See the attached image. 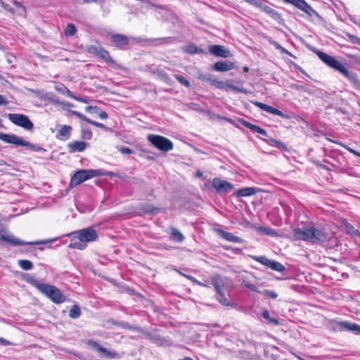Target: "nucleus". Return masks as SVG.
<instances>
[{"label":"nucleus","mask_w":360,"mask_h":360,"mask_svg":"<svg viewBox=\"0 0 360 360\" xmlns=\"http://www.w3.org/2000/svg\"><path fill=\"white\" fill-rule=\"evenodd\" d=\"M318 57L329 68L339 72L354 85L356 89H360V80L354 72H349L339 60L334 56H330L323 51L316 52Z\"/></svg>","instance_id":"1"},{"label":"nucleus","mask_w":360,"mask_h":360,"mask_svg":"<svg viewBox=\"0 0 360 360\" xmlns=\"http://www.w3.org/2000/svg\"><path fill=\"white\" fill-rule=\"evenodd\" d=\"M27 281L48 297L53 302L60 304L65 302V296L62 293L60 289L54 285L41 283L32 276L27 278Z\"/></svg>","instance_id":"2"},{"label":"nucleus","mask_w":360,"mask_h":360,"mask_svg":"<svg viewBox=\"0 0 360 360\" xmlns=\"http://www.w3.org/2000/svg\"><path fill=\"white\" fill-rule=\"evenodd\" d=\"M295 240L321 243L327 240L328 235L324 231L314 227L297 228L293 230Z\"/></svg>","instance_id":"3"},{"label":"nucleus","mask_w":360,"mask_h":360,"mask_svg":"<svg viewBox=\"0 0 360 360\" xmlns=\"http://www.w3.org/2000/svg\"><path fill=\"white\" fill-rule=\"evenodd\" d=\"M86 51L90 54L96 56L104 60L107 64L112 68L121 70L122 66L117 63L110 56L108 51L100 46L89 45L86 46Z\"/></svg>","instance_id":"4"},{"label":"nucleus","mask_w":360,"mask_h":360,"mask_svg":"<svg viewBox=\"0 0 360 360\" xmlns=\"http://www.w3.org/2000/svg\"><path fill=\"white\" fill-rule=\"evenodd\" d=\"M210 280L217 292L216 298L218 302L224 306L233 307L234 304L231 303L229 300L225 297V283L221 276L219 274H215L210 278Z\"/></svg>","instance_id":"5"},{"label":"nucleus","mask_w":360,"mask_h":360,"mask_svg":"<svg viewBox=\"0 0 360 360\" xmlns=\"http://www.w3.org/2000/svg\"><path fill=\"white\" fill-rule=\"evenodd\" d=\"M0 240L6 243V244L11 246H22V245H40V244H46L50 240H37L33 242H26L22 240L12 234H8L7 230L5 227L0 230Z\"/></svg>","instance_id":"6"},{"label":"nucleus","mask_w":360,"mask_h":360,"mask_svg":"<svg viewBox=\"0 0 360 360\" xmlns=\"http://www.w3.org/2000/svg\"><path fill=\"white\" fill-rule=\"evenodd\" d=\"M200 80L203 82H207L210 84V85L219 89H222L224 88H228L236 92H240L243 94H247L248 91L243 88L238 87L231 84V81H227L226 82H224L222 81L218 80L217 78H213L212 75L208 74H201L198 76Z\"/></svg>","instance_id":"7"},{"label":"nucleus","mask_w":360,"mask_h":360,"mask_svg":"<svg viewBox=\"0 0 360 360\" xmlns=\"http://www.w3.org/2000/svg\"><path fill=\"white\" fill-rule=\"evenodd\" d=\"M101 174V172L97 169H80L77 171L72 176L70 182L71 188L75 187L85 181L91 179L94 176H98Z\"/></svg>","instance_id":"8"},{"label":"nucleus","mask_w":360,"mask_h":360,"mask_svg":"<svg viewBox=\"0 0 360 360\" xmlns=\"http://www.w3.org/2000/svg\"><path fill=\"white\" fill-rule=\"evenodd\" d=\"M148 140L153 146L160 150L167 152L174 148L173 143L167 138L155 134H149Z\"/></svg>","instance_id":"9"},{"label":"nucleus","mask_w":360,"mask_h":360,"mask_svg":"<svg viewBox=\"0 0 360 360\" xmlns=\"http://www.w3.org/2000/svg\"><path fill=\"white\" fill-rule=\"evenodd\" d=\"M8 118L13 124L22 127L26 130L31 131L34 129V124L25 115L9 113Z\"/></svg>","instance_id":"10"},{"label":"nucleus","mask_w":360,"mask_h":360,"mask_svg":"<svg viewBox=\"0 0 360 360\" xmlns=\"http://www.w3.org/2000/svg\"><path fill=\"white\" fill-rule=\"evenodd\" d=\"M252 259L256 262H259L260 264L271 269L278 272H282L285 271V266L278 262L269 259L265 256H251Z\"/></svg>","instance_id":"11"},{"label":"nucleus","mask_w":360,"mask_h":360,"mask_svg":"<svg viewBox=\"0 0 360 360\" xmlns=\"http://www.w3.org/2000/svg\"><path fill=\"white\" fill-rule=\"evenodd\" d=\"M108 37L112 45L118 49H125L129 44V38L124 34L109 33Z\"/></svg>","instance_id":"12"},{"label":"nucleus","mask_w":360,"mask_h":360,"mask_svg":"<svg viewBox=\"0 0 360 360\" xmlns=\"http://www.w3.org/2000/svg\"><path fill=\"white\" fill-rule=\"evenodd\" d=\"M212 186L219 193H227L234 188L231 183L226 180L221 179L219 177L213 179Z\"/></svg>","instance_id":"13"},{"label":"nucleus","mask_w":360,"mask_h":360,"mask_svg":"<svg viewBox=\"0 0 360 360\" xmlns=\"http://www.w3.org/2000/svg\"><path fill=\"white\" fill-rule=\"evenodd\" d=\"M251 103L255 106H256V107L260 108L261 110H264L269 113L276 115L280 116L281 117L288 119V120L290 118V116L288 115V114H285L280 110L275 108H274L271 105H269L267 104L263 103L257 101H251Z\"/></svg>","instance_id":"14"},{"label":"nucleus","mask_w":360,"mask_h":360,"mask_svg":"<svg viewBox=\"0 0 360 360\" xmlns=\"http://www.w3.org/2000/svg\"><path fill=\"white\" fill-rule=\"evenodd\" d=\"M75 233L79 236L80 240H82L84 244L96 240L98 237L96 230L92 227L82 229L75 232Z\"/></svg>","instance_id":"15"},{"label":"nucleus","mask_w":360,"mask_h":360,"mask_svg":"<svg viewBox=\"0 0 360 360\" xmlns=\"http://www.w3.org/2000/svg\"><path fill=\"white\" fill-rule=\"evenodd\" d=\"M87 345L91 348L95 349L100 354H104L106 358L108 359H115L119 358L120 356L117 352L113 350H108L101 345H100L97 342L90 340L88 341Z\"/></svg>","instance_id":"16"},{"label":"nucleus","mask_w":360,"mask_h":360,"mask_svg":"<svg viewBox=\"0 0 360 360\" xmlns=\"http://www.w3.org/2000/svg\"><path fill=\"white\" fill-rule=\"evenodd\" d=\"M13 145L15 146H26L30 150L34 151V152H39V151H46L44 148H43L41 146L30 143V142L22 139L21 137H19L15 135Z\"/></svg>","instance_id":"17"},{"label":"nucleus","mask_w":360,"mask_h":360,"mask_svg":"<svg viewBox=\"0 0 360 360\" xmlns=\"http://www.w3.org/2000/svg\"><path fill=\"white\" fill-rule=\"evenodd\" d=\"M214 231L223 239L233 243H242L243 240L231 232L226 231L221 229H215Z\"/></svg>","instance_id":"18"},{"label":"nucleus","mask_w":360,"mask_h":360,"mask_svg":"<svg viewBox=\"0 0 360 360\" xmlns=\"http://www.w3.org/2000/svg\"><path fill=\"white\" fill-rule=\"evenodd\" d=\"M209 51L212 55L218 57L227 58L230 55L229 51L221 45H212L209 48Z\"/></svg>","instance_id":"19"},{"label":"nucleus","mask_w":360,"mask_h":360,"mask_svg":"<svg viewBox=\"0 0 360 360\" xmlns=\"http://www.w3.org/2000/svg\"><path fill=\"white\" fill-rule=\"evenodd\" d=\"M86 143L82 141H74L68 144V149L70 153L82 152L86 148Z\"/></svg>","instance_id":"20"},{"label":"nucleus","mask_w":360,"mask_h":360,"mask_svg":"<svg viewBox=\"0 0 360 360\" xmlns=\"http://www.w3.org/2000/svg\"><path fill=\"white\" fill-rule=\"evenodd\" d=\"M72 127L69 125H62L56 134V137L63 141H67L70 138Z\"/></svg>","instance_id":"21"},{"label":"nucleus","mask_w":360,"mask_h":360,"mask_svg":"<svg viewBox=\"0 0 360 360\" xmlns=\"http://www.w3.org/2000/svg\"><path fill=\"white\" fill-rule=\"evenodd\" d=\"M235 65L231 61H218L213 65V70L217 72H226L233 70Z\"/></svg>","instance_id":"22"},{"label":"nucleus","mask_w":360,"mask_h":360,"mask_svg":"<svg viewBox=\"0 0 360 360\" xmlns=\"http://www.w3.org/2000/svg\"><path fill=\"white\" fill-rule=\"evenodd\" d=\"M238 122L244 127L250 129L253 132H257L260 134L264 136H267V132L265 129L260 127L259 126L255 125L254 124L250 123V122L243 119L239 118Z\"/></svg>","instance_id":"23"},{"label":"nucleus","mask_w":360,"mask_h":360,"mask_svg":"<svg viewBox=\"0 0 360 360\" xmlns=\"http://www.w3.org/2000/svg\"><path fill=\"white\" fill-rule=\"evenodd\" d=\"M340 330L354 331L356 334H360V326L348 321H340L338 323Z\"/></svg>","instance_id":"24"},{"label":"nucleus","mask_w":360,"mask_h":360,"mask_svg":"<svg viewBox=\"0 0 360 360\" xmlns=\"http://www.w3.org/2000/svg\"><path fill=\"white\" fill-rule=\"evenodd\" d=\"M285 2L290 3L295 6L302 11L310 14V11H313L310 5H309L304 0H285Z\"/></svg>","instance_id":"25"},{"label":"nucleus","mask_w":360,"mask_h":360,"mask_svg":"<svg viewBox=\"0 0 360 360\" xmlns=\"http://www.w3.org/2000/svg\"><path fill=\"white\" fill-rule=\"evenodd\" d=\"M70 113H72L73 115L76 116L77 117H78L79 119L82 120H84L86 122H88L89 124H91L95 127H99V128H101V129H105V126L102 124V123H100V122H96V121H94L91 119H89L88 117H86L84 115H83L82 113L78 112V111H76V110H70Z\"/></svg>","instance_id":"26"},{"label":"nucleus","mask_w":360,"mask_h":360,"mask_svg":"<svg viewBox=\"0 0 360 360\" xmlns=\"http://www.w3.org/2000/svg\"><path fill=\"white\" fill-rule=\"evenodd\" d=\"M71 235L72 236V237L70 239V242L68 245L69 248L73 249L82 250L86 247V245L84 243V242L82 241V240H80L79 236L77 235L75 233H72Z\"/></svg>","instance_id":"27"},{"label":"nucleus","mask_w":360,"mask_h":360,"mask_svg":"<svg viewBox=\"0 0 360 360\" xmlns=\"http://www.w3.org/2000/svg\"><path fill=\"white\" fill-rule=\"evenodd\" d=\"M264 0L257 1V4L255 6L259 8L262 12L271 15V17H276L278 15V13L276 10L271 8L270 6L263 4Z\"/></svg>","instance_id":"28"},{"label":"nucleus","mask_w":360,"mask_h":360,"mask_svg":"<svg viewBox=\"0 0 360 360\" xmlns=\"http://www.w3.org/2000/svg\"><path fill=\"white\" fill-rule=\"evenodd\" d=\"M169 238L172 240L178 243H181L185 240L184 234L173 226L170 227Z\"/></svg>","instance_id":"29"},{"label":"nucleus","mask_w":360,"mask_h":360,"mask_svg":"<svg viewBox=\"0 0 360 360\" xmlns=\"http://www.w3.org/2000/svg\"><path fill=\"white\" fill-rule=\"evenodd\" d=\"M257 193V188L255 187H246L238 190L235 195L237 197H248L255 195Z\"/></svg>","instance_id":"30"},{"label":"nucleus","mask_w":360,"mask_h":360,"mask_svg":"<svg viewBox=\"0 0 360 360\" xmlns=\"http://www.w3.org/2000/svg\"><path fill=\"white\" fill-rule=\"evenodd\" d=\"M140 210L144 214H155L160 212V209L150 203H143L139 206Z\"/></svg>","instance_id":"31"},{"label":"nucleus","mask_w":360,"mask_h":360,"mask_svg":"<svg viewBox=\"0 0 360 360\" xmlns=\"http://www.w3.org/2000/svg\"><path fill=\"white\" fill-rule=\"evenodd\" d=\"M183 50L189 54L194 55L197 53H204L202 49H199L196 45L193 43L188 44L183 47Z\"/></svg>","instance_id":"32"},{"label":"nucleus","mask_w":360,"mask_h":360,"mask_svg":"<svg viewBox=\"0 0 360 360\" xmlns=\"http://www.w3.org/2000/svg\"><path fill=\"white\" fill-rule=\"evenodd\" d=\"M266 143H268L269 146L273 147H276L279 149H282L284 150H287V146L285 143L282 142L281 141L276 140L274 139H263Z\"/></svg>","instance_id":"33"},{"label":"nucleus","mask_w":360,"mask_h":360,"mask_svg":"<svg viewBox=\"0 0 360 360\" xmlns=\"http://www.w3.org/2000/svg\"><path fill=\"white\" fill-rule=\"evenodd\" d=\"M258 231L260 233L265 234L266 236H270L273 237L279 236V234L275 229L266 226H259L258 228Z\"/></svg>","instance_id":"34"},{"label":"nucleus","mask_w":360,"mask_h":360,"mask_svg":"<svg viewBox=\"0 0 360 360\" xmlns=\"http://www.w3.org/2000/svg\"><path fill=\"white\" fill-rule=\"evenodd\" d=\"M262 315V317L267 321L268 323L274 325V326H279L280 325V322H279L278 319H277L276 318L271 317L270 314L268 310L266 309V310L263 311Z\"/></svg>","instance_id":"35"},{"label":"nucleus","mask_w":360,"mask_h":360,"mask_svg":"<svg viewBox=\"0 0 360 360\" xmlns=\"http://www.w3.org/2000/svg\"><path fill=\"white\" fill-rule=\"evenodd\" d=\"M15 134H9L0 132V140L6 143L13 144Z\"/></svg>","instance_id":"36"},{"label":"nucleus","mask_w":360,"mask_h":360,"mask_svg":"<svg viewBox=\"0 0 360 360\" xmlns=\"http://www.w3.org/2000/svg\"><path fill=\"white\" fill-rule=\"evenodd\" d=\"M77 32V28L72 23H68L64 30V34L66 37L74 36Z\"/></svg>","instance_id":"37"},{"label":"nucleus","mask_w":360,"mask_h":360,"mask_svg":"<svg viewBox=\"0 0 360 360\" xmlns=\"http://www.w3.org/2000/svg\"><path fill=\"white\" fill-rule=\"evenodd\" d=\"M81 315V310L78 305H73L69 311V316L72 319H77Z\"/></svg>","instance_id":"38"},{"label":"nucleus","mask_w":360,"mask_h":360,"mask_svg":"<svg viewBox=\"0 0 360 360\" xmlns=\"http://www.w3.org/2000/svg\"><path fill=\"white\" fill-rule=\"evenodd\" d=\"M19 266L24 270H30L33 268V264L27 259H20L18 261Z\"/></svg>","instance_id":"39"},{"label":"nucleus","mask_w":360,"mask_h":360,"mask_svg":"<svg viewBox=\"0 0 360 360\" xmlns=\"http://www.w3.org/2000/svg\"><path fill=\"white\" fill-rule=\"evenodd\" d=\"M175 79L183 86L189 88L191 86V84L188 79H186L185 77H184L181 75H174Z\"/></svg>","instance_id":"40"},{"label":"nucleus","mask_w":360,"mask_h":360,"mask_svg":"<svg viewBox=\"0 0 360 360\" xmlns=\"http://www.w3.org/2000/svg\"><path fill=\"white\" fill-rule=\"evenodd\" d=\"M262 293L264 295L268 298H271L273 300H275L277 298L278 295L275 291L269 290H264Z\"/></svg>","instance_id":"41"},{"label":"nucleus","mask_w":360,"mask_h":360,"mask_svg":"<svg viewBox=\"0 0 360 360\" xmlns=\"http://www.w3.org/2000/svg\"><path fill=\"white\" fill-rule=\"evenodd\" d=\"M82 137L85 139H91L92 137V131L90 129H82Z\"/></svg>","instance_id":"42"},{"label":"nucleus","mask_w":360,"mask_h":360,"mask_svg":"<svg viewBox=\"0 0 360 360\" xmlns=\"http://www.w3.org/2000/svg\"><path fill=\"white\" fill-rule=\"evenodd\" d=\"M101 108H99L97 106H92V105H89V106H86L85 108V111L86 112H90V113H94L96 115H98V111H101Z\"/></svg>","instance_id":"43"},{"label":"nucleus","mask_w":360,"mask_h":360,"mask_svg":"<svg viewBox=\"0 0 360 360\" xmlns=\"http://www.w3.org/2000/svg\"><path fill=\"white\" fill-rule=\"evenodd\" d=\"M243 285L248 289L253 291V292H261L260 291L258 290L257 286L252 283H250V282H243Z\"/></svg>","instance_id":"44"},{"label":"nucleus","mask_w":360,"mask_h":360,"mask_svg":"<svg viewBox=\"0 0 360 360\" xmlns=\"http://www.w3.org/2000/svg\"><path fill=\"white\" fill-rule=\"evenodd\" d=\"M194 284L198 285L199 286L208 288L209 285L206 283H202L198 280H197L193 276H188V277Z\"/></svg>","instance_id":"45"},{"label":"nucleus","mask_w":360,"mask_h":360,"mask_svg":"<svg viewBox=\"0 0 360 360\" xmlns=\"http://www.w3.org/2000/svg\"><path fill=\"white\" fill-rule=\"evenodd\" d=\"M346 36L354 44H358L360 45V38L350 33H346Z\"/></svg>","instance_id":"46"},{"label":"nucleus","mask_w":360,"mask_h":360,"mask_svg":"<svg viewBox=\"0 0 360 360\" xmlns=\"http://www.w3.org/2000/svg\"><path fill=\"white\" fill-rule=\"evenodd\" d=\"M119 151L123 155H129L133 153V150L126 146H122L120 148Z\"/></svg>","instance_id":"47"},{"label":"nucleus","mask_w":360,"mask_h":360,"mask_svg":"<svg viewBox=\"0 0 360 360\" xmlns=\"http://www.w3.org/2000/svg\"><path fill=\"white\" fill-rule=\"evenodd\" d=\"M340 145L341 146H343L345 148H346L349 152H350L351 153L354 154V155H356V157H359L360 158V152H358L355 150H354L353 148H349L348 146H346L345 145L342 144V143H340Z\"/></svg>","instance_id":"48"},{"label":"nucleus","mask_w":360,"mask_h":360,"mask_svg":"<svg viewBox=\"0 0 360 360\" xmlns=\"http://www.w3.org/2000/svg\"><path fill=\"white\" fill-rule=\"evenodd\" d=\"M98 116L103 119V120H105V119H107L108 118V114L106 112H105L104 110H101V111H98Z\"/></svg>","instance_id":"49"},{"label":"nucleus","mask_w":360,"mask_h":360,"mask_svg":"<svg viewBox=\"0 0 360 360\" xmlns=\"http://www.w3.org/2000/svg\"><path fill=\"white\" fill-rule=\"evenodd\" d=\"M68 92H69L70 96L71 97H72L74 99H75V100H77V101H80V102H82V103H86L88 102V101H87V100H86V98H79V97H76V96H72L71 95V91H70L69 90H68Z\"/></svg>","instance_id":"50"},{"label":"nucleus","mask_w":360,"mask_h":360,"mask_svg":"<svg viewBox=\"0 0 360 360\" xmlns=\"http://www.w3.org/2000/svg\"><path fill=\"white\" fill-rule=\"evenodd\" d=\"M8 101L6 100L5 97L3 95H0V105H6Z\"/></svg>","instance_id":"51"},{"label":"nucleus","mask_w":360,"mask_h":360,"mask_svg":"<svg viewBox=\"0 0 360 360\" xmlns=\"http://www.w3.org/2000/svg\"><path fill=\"white\" fill-rule=\"evenodd\" d=\"M0 344L4 345H8L9 342L2 338H0Z\"/></svg>","instance_id":"52"},{"label":"nucleus","mask_w":360,"mask_h":360,"mask_svg":"<svg viewBox=\"0 0 360 360\" xmlns=\"http://www.w3.org/2000/svg\"><path fill=\"white\" fill-rule=\"evenodd\" d=\"M195 176H198V177H199V178H203V174H202V172H200V171H198V172H196V173H195Z\"/></svg>","instance_id":"53"},{"label":"nucleus","mask_w":360,"mask_h":360,"mask_svg":"<svg viewBox=\"0 0 360 360\" xmlns=\"http://www.w3.org/2000/svg\"><path fill=\"white\" fill-rule=\"evenodd\" d=\"M319 166L324 169L329 170L330 169L325 165L319 164Z\"/></svg>","instance_id":"54"},{"label":"nucleus","mask_w":360,"mask_h":360,"mask_svg":"<svg viewBox=\"0 0 360 360\" xmlns=\"http://www.w3.org/2000/svg\"><path fill=\"white\" fill-rule=\"evenodd\" d=\"M181 360H193V359H191V357H185Z\"/></svg>","instance_id":"55"},{"label":"nucleus","mask_w":360,"mask_h":360,"mask_svg":"<svg viewBox=\"0 0 360 360\" xmlns=\"http://www.w3.org/2000/svg\"><path fill=\"white\" fill-rule=\"evenodd\" d=\"M243 70H244V72H248L249 68H248V67H245V68H243Z\"/></svg>","instance_id":"56"},{"label":"nucleus","mask_w":360,"mask_h":360,"mask_svg":"<svg viewBox=\"0 0 360 360\" xmlns=\"http://www.w3.org/2000/svg\"><path fill=\"white\" fill-rule=\"evenodd\" d=\"M66 105L68 106V107H72L73 104L68 103L66 104Z\"/></svg>","instance_id":"57"},{"label":"nucleus","mask_w":360,"mask_h":360,"mask_svg":"<svg viewBox=\"0 0 360 360\" xmlns=\"http://www.w3.org/2000/svg\"><path fill=\"white\" fill-rule=\"evenodd\" d=\"M224 120H227L228 122L232 123V120L231 119H229V118H224Z\"/></svg>","instance_id":"58"},{"label":"nucleus","mask_w":360,"mask_h":360,"mask_svg":"<svg viewBox=\"0 0 360 360\" xmlns=\"http://www.w3.org/2000/svg\"><path fill=\"white\" fill-rule=\"evenodd\" d=\"M4 227V226L1 224H0V230L2 229Z\"/></svg>","instance_id":"59"},{"label":"nucleus","mask_w":360,"mask_h":360,"mask_svg":"<svg viewBox=\"0 0 360 360\" xmlns=\"http://www.w3.org/2000/svg\"><path fill=\"white\" fill-rule=\"evenodd\" d=\"M284 1H285V0H283Z\"/></svg>","instance_id":"60"}]
</instances>
